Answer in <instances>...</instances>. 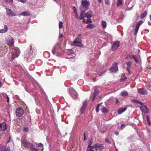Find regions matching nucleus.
Here are the masks:
<instances>
[{
	"label": "nucleus",
	"instance_id": "obj_10",
	"mask_svg": "<svg viewBox=\"0 0 151 151\" xmlns=\"http://www.w3.org/2000/svg\"><path fill=\"white\" fill-rule=\"evenodd\" d=\"M120 42L119 41L115 42L111 46V49L113 51L116 50L119 47Z\"/></svg>",
	"mask_w": 151,
	"mask_h": 151
},
{
	"label": "nucleus",
	"instance_id": "obj_48",
	"mask_svg": "<svg viewBox=\"0 0 151 151\" xmlns=\"http://www.w3.org/2000/svg\"><path fill=\"white\" fill-rule=\"evenodd\" d=\"M110 0H105V3L107 4H109Z\"/></svg>",
	"mask_w": 151,
	"mask_h": 151
},
{
	"label": "nucleus",
	"instance_id": "obj_6",
	"mask_svg": "<svg viewBox=\"0 0 151 151\" xmlns=\"http://www.w3.org/2000/svg\"><path fill=\"white\" fill-rule=\"evenodd\" d=\"M87 101L85 100L83 102V105L80 108L81 114H83L85 111V110L87 107Z\"/></svg>",
	"mask_w": 151,
	"mask_h": 151
},
{
	"label": "nucleus",
	"instance_id": "obj_25",
	"mask_svg": "<svg viewBox=\"0 0 151 151\" xmlns=\"http://www.w3.org/2000/svg\"><path fill=\"white\" fill-rule=\"evenodd\" d=\"M131 101H132V102H134V103H137V104H140L141 105H143V103L140 102L139 101L136 100V99H133Z\"/></svg>",
	"mask_w": 151,
	"mask_h": 151
},
{
	"label": "nucleus",
	"instance_id": "obj_19",
	"mask_svg": "<svg viewBox=\"0 0 151 151\" xmlns=\"http://www.w3.org/2000/svg\"><path fill=\"white\" fill-rule=\"evenodd\" d=\"M127 109V107L124 108H121L119 109L117 111V113L119 114H120L124 112Z\"/></svg>",
	"mask_w": 151,
	"mask_h": 151
},
{
	"label": "nucleus",
	"instance_id": "obj_60",
	"mask_svg": "<svg viewBox=\"0 0 151 151\" xmlns=\"http://www.w3.org/2000/svg\"><path fill=\"white\" fill-rule=\"evenodd\" d=\"M91 147H92V148H95V144L93 146H91Z\"/></svg>",
	"mask_w": 151,
	"mask_h": 151
},
{
	"label": "nucleus",
	"instance_id": "obj_53",
	"mask_svg": "<svg viewBox=\"0 0 151 151\" xmlns=\"http://www.w3.org/2000/svg\"><path fill=\"white\" fill-rule=\"evenodd\" d=\"M105 141L106 142H108L109 144H111V142L107 139H105Z\"/></svg>",
	"mask_w": 151,
	"mask_h": 151
},
{
	"label": "nucleus",
	"instance_id": "obj_2",
	"mask_svg": "<svg viewBox=\"0 0 151 151\" xmlns=\"http://www.w3.org/2000/svg\"><path fill=\"white\" fill-rule=\"evenodd\" d=\"M12 57L11 58L12 60H13L15 58H17L20 54V52L19 50L17 48H14L12 49Z\"/></svg>",
	"mask_w": 151,
	"mask_h": 151
},
{
	"label": "nucleus",
	"instance_id": "obj_42",
	"mask_svg": "<svg viewBox=\"0 0 151 151\" xmlns=\"http://www.w3.org/2000/svg\"><path fill=\"white\" fill-rule=\"evenodd\" d=\"M92 143V139H90L89 140L88 146H91Z\"/></svg>",
	"mask_w": 151,
	"mask_h": 151
},
{
	"label": "nucleus",
	"instance_id": "obj_29",
	"mask_svg": "<svg viewBox=\"0 0 151 151\" xmlns=\"http://www.w3.org/2000/svg\"><path fill=\"white\" fill-rule=\"evenodd\" d=\"M20 15L24 16H28L30 15V14L29 13L28 11H26L22 12Z\"/></svg>",
	"mask_w": 151,
	"mask_h": 151
},
{
	"label": "nucleus",
	"instance_id": "obj_20",
	"mask_svg": "<svg viewBox=\"0 0 151 151\" xmlns=\"http://www.w3.org/2000/svg\"><path fill=\"white\" fill-rule=\"evenodd\" d=\"M4 28L1 29L0 30V32L1 33H3L6 32L8 30V27L6 25H4Z\"/></svg>",
	"mask_w": 151,
	"mask_h": 151
},
{
	"label": "nucleus",
	"instance_id": "obj_52",
	"mask_svg": "<svg viewBox=\"0 0 151 151\" xmlns=\"http://www.w3.org/2000/svg\"><path fill=\"white\" fill-rule=\"evenodd\" d=\"M18 1L22 3H25L26 1V0H18Z\"/></svg>",
	"mask_w": 151,
	"mask_h": 151
},
{
	"label": "nucleus",
	"instance_id": "obj_23",
	"mask_svg": "<svg viewBox=\"0 0 151 151\" xmlns=\"http://www.w3.org/2000/svg\"><path fill=\"white\" fill-rule=\"evenodd\" d=\"M81 35L82 34H79L76 37V39L75 40V41H78L81 42L82 40L81 38Z\"/></svg>",
	"mask_w": 151,
	"mask_h": 151
},
{
	"label": "nucleus",
	"instance_id": "obj_30",
	"mask_svg": "<svg viewBox=\"0 0 151 151\" xmlns=\"http://www.w3.org/2000/svg\"><path fill=\"white\" fill-rule=\"evenodd\" d=\"M99 93V91L98 89H95L93 93V96L94 97H96Z\"/></svg>",
	"mask_w": 151,
	"mask_h": 151
},
{
	"label": "nucleus",
	"instance_id": "obj_14",
	"mask_svg": "<svg viewBox=\"0 0 151 151\" xmlns=\"http://www.w3.org/2000/svg\"><path fill=\"white\" fill-rule=\"evenodd\" d=\"M68 55L69 56L71 54H73V55H72V57H69L68 58V59H70L74 58L76 56V54L75 52H74L73 49H68Z\"/></svg>",
	"mask_w": 151,
	"mask_h": 151
},
{
	"label": "nucleus",
	"instance_id": "obj_24",
	"mask_svg": "<svg viewBox=\"0 0 151 151\" xmlns=\"http://www.w3.org/2000/svg\"><path fill=\"white\" fill-rule=\"evenodd\" d=\"M81 12L80 14V19H83L84 17H85V11H81Z\"/></svg>",
	"mask_w": 151,
	"mask_h": 151
},
{
	"label": "nucleus",
	"instance_id": "obj_34",
	"mask_svg": "<svg viewBox=\"0 0 151 151\" xmlns=\"http://www.w3.org/2000/svg\"><path fill=\"white\" fill-rule=\"evenodd\" d=\"M121 94L122 96H127L128 95V93L126 91H123L121 92Z\"/></svg>",
	"mask_w": 151,
	"mask_h": 151
},
{
	"label": "nucleus",
	"instance_id": "obj_59",
	"mask_svg": "<svg viewBox=\"0 0 151 151\" xmlns=\"http://www.w3.org/2000/svg\"><path fill=\"white\" fill-rule=\"evenodd\" d=\"M43 146V144H42V143H40L39 144V145H38V146L39 147H42Z\"/></svg>",
	"mask_w": 151,
	"mask_h": 151
},
{
	"label": "nucleus",
	"instance_id": "obj_21",
	"mask_svg": "<svg viewBox=\"0 0 151 151\" xmlns=\"http://www.w3.org/2000/svg\"><path fill=\"white\" fill-rule=\"evenodd\" d=\"M83 22L84 23L88 24L92 23V21L91 19L87 18L86 21V19L83 18Z\"/></svg>",
	"mask_w": 151,
	"mask_h": 151
},
{
	"label": "nucleus",
	"instance_id": "obj_51",
	"mask_svg": "<svg viewBox=\"0 0 151 151\" xmlns=\"http://www.w3.org/2000/svg\"><path fill=\"white\" fill-rule=\"evenodd\" d=\"M106 72V70H104V71H102L99 74V75L100 76H101L105 72Z\"/></svg>",
	"mask_w": 151,
	"mask_h": 151
},
{
	"label": "nucleus",
	"instance_id": "obj_49",
	"mask_svg": "<svg viewBox=\"0 0 151 151\" xmlns=\"http://www.w3.org/2000/svg\"><path fill=\"white\" fill-rule=\"evenodd\" d=\"M6 2L8 3H13V0H4Z\"/></svg>",
	"mask_w": 151,
	"mask_h": 151
},
{
	"label": "nucleus",
	"instance_id": "obj_56",
	"mask_svg": "<svg viewBox=\"0 0 151 151\" xmlns=\"http://www.w3.org/2000/svg\"><path fill=\"white\" fill-rule=\"evenodd\" d=\"M130 68L127 67V71H128V72L129 73H130Z\"/></svg>",
	"mask_w": 151,
	"mask_h": 151
},
{
	"label": "nucleus",
	"instance_id": "obj_43",
	"mask_svg": "<svg viewBox=\"0 0 151 151\" xmlns=\"http://www.w3.org/2000/svg\"><path fill=\"white\" fill-rule=\"evenodd\" d=\"M132 55H127L126 58L127 59H131L132 58Z\"/></svg>",
	"mask_w": 151,
	"mask_h": 151
},
{
	"label": "nucleus",
	"instance_id": "obj_16",
	"mask_svg": "<svg viewBox=\"0 0 151 151\" xmlns=\"http://www.w3.org/2000/svg\"><path fill=\"white\" fill-rule=\"evenodd\" d=\"M73 45L74 46H78L79 47H83V45L81 43V42L77 41H74L73 42Z\"/></svg>",
	"mask_w": 151,
	"mask_h": 151
},
{
	"label": "nucleus",
	"instance_id": "obj_3",
	"mask_svg": "<svg viewBox=\"0 0 151 151\" xmlns=\"http://www.w3.org/2000/svg\"><path fill=\"white\" fill-rule=\"evenodd\" d=\"M21 142L25 147L30 148L31 147H32L33 145L32 143H30L29 142H27L25 139L21 140Z\"/></svg>",
	"mask_w": 151,
	"mask_h": 151
},
{
	"label": "nucleus",
	"instance_id": "obj_15",
	"mask_svg": "<svg viewBox=\"0 0 151 151\" xmlns=\"http://www.w3.org/2000/svg\"><path fill=\"white\" fill-rule=\"evenodd\" d=\"M70 95L73 99L76 98L78 96L76 91L74 89L71 90Z\"/></svg>",
	"mask_w": 151,
	"mask_h": 151
},
{
	"label": "nucleus",
	"instance_id": "obj_12",
	"mask_svg": "<svg viewBox=\"0 0 151 151\" xmlns=\"http://www.w3.org/2000/svg\"><path fill=\"white\" fill-rule=\"evenodd\" d=\"M95 150L96 151H97L98 150L101 151L102 150L104 149V147H103V145L102 144H100L99 143L95 144Z\"/></svg>",
	"mask_w": 151,
	"mask_h": 151
},
{
	"label": "nucleus",
	"instance_id": "obj_17",
	"mask_svg": "<svg viewBox=\"0 0 151 151\" xmlns=\"http://www.w3.org/2000/svg\"><path fill=\"white\" fill-rule=\"evenodd\" d=\"M92 13H93L91 11H89L85 14V17L88 19H91L90 18L92 17Z\"/></svg>",
	"mask_w": 151,
	"mask_h": 151
},
{
	"label": "nucleus",
	"instance_id": "obj_57",
	"mask_svg": "<svg viewBox=\"0 0 151 151\" xmlns=\"http://www.w3.org/2000/svg\"><path fill=\"white\" fill-rule=\"evenodd\" d=\"M115 134L116 135L118 136L119 134V132H115Z\"/></svg>",
	"mask_w": 151,
	"mask_h": 151
},
{
	"label": "nucleus",
	"instance_id": "obj_40",
	"mask_svg": "<svg viewBox=\"0 0 151 151\" xmlns=\"http://www.w3.org/2000/svg\"><path fill=\"white\" fill-rule=\"evenodd\" d=\"M92 147H91V146H88L87 148V151H94L92 150Z\"/></svg>",
	"mask_w": 151,
	"mask_h": 151
},
{
	"label": "nucleus",
	"instance_id": "obj_32",
	"mask_svg": "<svg viewBox=\"0 0 151 151\" xmlns=\"http://www.w3.org/2000/svg\"><path fill=\"white\" fill-rule=\"evenodd\" d=\"M95 27V26L93 24H89L86 26V27L88 28L92 29Z\"/></svg>",
	"mask_w": 151,
	"mask_h": 151
},
{
	"label": "nucleus",
	"instance_id": "obj_7",
	"mask_svg": "<svg viewBox=\"0 0 151 151\" xmlns=\"http://www.w3.org/2000/svg\"><path fill=\"white\" fill-rule=\"evenodd\" d=\"M142 23L143 21L142 20H141L139 22H137V24L134 30V35H137L139 27Z\"/></svg>",
	"mask_w": 151,
	"mask_h": 151
},
{
	"label": "nucleus",
	"instance_id": "obj_1",
	"mask_svg": "<svg viewBox=\"0 0 151 151\" xmlns=\"http://www.w3.org/2000/svg\"><path fill=\"white\" fill-rule=\"evenodd\" d=\"M89 1L81 0V5L80 6V9L81 11H86L88 9L90 5Z\"/></svg>",
	"mask_w": 151,
	"mask_h": 151
},
{
	"label": "nucleus",
	"instance_id": "obj_47",
	"mask_svg": "<svg viewBox=\"0 0 151 151\" xmlns=\"http://www.w3.org/2000/svg\"><path fill=\"white\" fill-rule=\"evenodd\" d=\"M73 10L74 11V12L75 14L77 13V10H76V8L75 7L73 6Z\"/></svg>",
	"mask_w": 151,
	"mask_h": 151
},
{
	"label": "nucleus",
	"instance_id": "obj_58",
	"mask_svg": "<svg viewBox=\"0 0 151 151\" xmlns=\"http://www.w3.org/2000/svg\"><path fill=\"white\" fill-rule=\"evenodd\" d=\"M115 102L116 104H117L119 102V100L118 99H115Z\"/></svg>",
	"mask_w": 151,
	"mask_h": 151
},
{
	"label": "nucleus",
	"instance_id": "obj_55",
	"mask_svg": "<svg viewBox=\"0 0 151 151\" xmlns=\"http://www.w3.org/2000/svg\"><path fill=\"white\" fill-rule=\"evenodd\" d=\"M75 14H76V19L77 20L78 19H79V17H78V15L77 13Z\"/></svg>",
	"mask_w": 151,
	"mask_h": 151
},
{
	"label": "nucleus",
	"instance_id": "obj_18",
	"mask_svg": "<svg viewBox=\"0 0 151 151\" xmlns=\"http://www.w3.org/2000/svg\"><path fill=\"white\" fill-rule=\"evenodd\" d=\"M0 151H10V148L9 147L6 149L4 146L0 145Z\"/></svg>",
	"mask_w": 151,
	"mask_h": 151
},
{
	"label": "nucleus",
	"instance_id": "obj_8",
	"mask_svg": "<svg viewBox=\"0 0 151 151\" xmlns=\"http://www.w3.org/2000/svg\"><path fill=\"white\" fill-rule=\"evenodd\" d=\"M6 15L9 17L15 16L16 14L13 12L10 9L6 8Z\"/></svg>",
	"mask_w": 151,
	"mask_h": 151
},
{
	"label": "nucleus",
	"instance_id": "obj_50",
	"mask_svg": "<svg viewBox=\"0 0 151 151\" xmlns=\"http://www.w3.org/2000/svg\"><path fill=\"white\" fill-rule=\"evenodd\" d=\"M146 118H147V122H148V124H150V120L149 119V116L148 115H147Z\"/></svg>",
	"mask_w": 151,
	"mask_h": 151
},
{
	"label": "nucleus",
	"instance_id": "obj_63",
	"mask_svg": "<svg viewBox=\"0 0 151 151\" xmlns=\"http://www.w3.org/2000/svg\"><path fill=\"white\" fill-rule=\"evenodd\" d=\"M124 124H122L121 125V127H123L124 126Z\"/></svg>",
	"mask_w": 151,
	"mask_h": 151
},
{
	"label": "nucleus",
	"instance_id": "obj_64",
	"mask_svg": "<svg viewBox=\"0 0 151 151\" xmlns=\"http://www.w3.org/2000/svg\"><path fill=\"white\" fill-rule=\"evenodd\" d=\"M99 3H101V0H97Z\"/></svg>",
	"mask_w": 151,
	"mask_h": 151
},
{
	"label": "nucleus",
	"instance_id": "obj_37",
	"mask_svg": "<svg viewBox=\"0 0 151 151\" xmlns=\"http://www.w3.org/2000/svg\"><path fill=\"white\" fill-rule=\"evenodd\" d=\"M132 64V63L131 61H128L127 63V67L130 68Z\"/></svg>",
	"mask_w": 151,
	"mask_h": 151
},
{
	"label": "nucleus",
	"instance_id": "obj_62",
	"mask_svg": "<svg viewBox=\"0 0 151 151\" xmlns=\"http://www.w3.org/2000/svg\"><path fill=\"white\" fill-rule=\"evenodd\" d=\"M96 97H94V96H93V99H92V101H94V99H95V98Z\"/></svg>",
	"mask_w": 151,
	"mask_h": 151
},
{
	"label": "nucleus",
	"instance_id": "obj_9",
	"mask_svg": "<svg viewBox=\"0 0 151 151\" xmlns=\"http://www.w3.org/2000/svg\"><path fill=\"white\" fill-rule=\"evenodd\" d=\"M142 106L140 107L141 111L144 114L148 113L149 110L147 106L145 105V104L143 103V105H141Z\"/></svg>",
	"mask_w": 151,
	"mask_h": 151
},
{
	"label": "nucleus",
	"instance_id": "obj_5",
	"mask_svg": "<svg viewBox=\"0 0 151 151\" xmlns=\"http://www.w3.org/2000/svg\"><path fill=\"white\" fill-rule=\"evenodd\" d=\"M118 70L117 67V63H114L112 65L111 68L109 69V71L111 73H115Z\"/></svg>",
	"mask_w": 151,
	"mask_h": 151
},
{
	"label": "nucleus",
	"instance_id": "obj_61",
	"mask_svg": "<svg viewBox=\"0 0 151 151\" xmlns=\"http://www.w3.org/2000/svg\"><path fill=\"white\" fill-rule=\"evenodd\" d=\"M2 86V83L0 81V88Z\"/></svg>",
	"mask_w": 151,
	"mask_h": 151
},
{
	"label": "nucleus",
	"instance_id": "obj_45",
	"mask_svg": "<svg viewBox=\"0 0 151 151\" xmlns=\"http://www.w3.org/2000/svg\"><path fill=\"white\" fill-rule=\"evenodd\" d=\"M56 46H54L53 47V48L52 50V52L53 54H55V50L56 49Z\"/></svg>",
	"mask_w": 151,
	"mask_h": 151
},
{
	"label": "nucleus",
	"instance_id": "obj_38",
	"mask_svg": "<svg viewBox=\"0 0 151 151\" xmlns=\"http://www.w3.org/2000/svg\"><path fill=\"white\" fill-rule=\"evenodd\" d=\"M147 88L148 89L151 91V81L149 83L147 86Z\"/></svg>",
	"mask_w": 151,
	"mask_h": 151
},
{
	"label": "nucleus",
	"instance_id": "obj_11",
	"mask_svg": "<svg viewBox=\"0 0 151 151\" xmlns=\"http://www.w3.org/2000/svg\"><path fill=\"white\" fill-rule=\"evenodd\" d=\"M138 93L141 95H146L147 94V91L143 88H140L137 89Z\"/></svg>",
	"mask_w": 151,
	"mask_h": 151
},
{
	"label": "nucleus",
	"instance_id": "obj_35",
	"mask_svg": "<svg viewBox=\"0 0 151 151\" xmlns=\"http://www.w3.org/2000/svg\"><path fill=\"white\" fill-rule=\"evenodd\" d=\"M132 58L134 59V61L137 63H138V61L137 59V57L135 55H132Z\"/></svg>",
	"mask_w": 151,
	"mask_h": 151
},
{
	"label": "nucleus",
	"instance_id": "obj_44",
	"mask_svg": "<svg viewBox=\"0 0 151 151\" xmlns=\"http://www.w3.org/2000/svg\"><path fill=\"white\" fill-rule=\"evenodd\" d=\"M30 150L32 151H37L38 150L37 148H33L32 147H30Z\"/></svg>",
	"mask_w": 151,
	"mask_h": 151
},
{
	"label": "nucleus",
	"instance_id": "obj_28",
	"mask_svg": "<svg viewBox=\"0 0 151 151\" xmlns=\"http://www.w3.org/2000/svg\"><path fill=\"white\" fill-rule=\"evenodd\" d=\"M147 12L146 11H145L144 13H142L140 17L141 19H143L147 15Z\"/></svg>",
	"mask_w": 151,
	"mask_h": 151
},
{
	"label": "nucleus",
	"instance_id": "obj_13",
	"mask_svg": "<svg viewBox=\"0 0 151 151\" xmlns=\"http://www.w3.org/2000/svg\"><path fill=\"white\" fill-rule=\"evenodd\" d=\"M7 43L10 46H12L14 43V41L12 37H9L7 40Z\"/></svg>",
	"mask_w": 151,
	"mask_h": 151
},
{
	"label": "nucleus",
	"instance_id": "obj_36",
	"mask_svg": "<svg viewBox=\"0 0 151 151\" xmlns=\"http://www.w3.org/2000/svg\"><path fill=\"white\" fill-rule=\"evenodd\" d=\"M122 4V0H118L117 3V6L118 7L119 6V5H121Z\"/></svg>",
	"mask_w": 151,
	"mask_h": 151
},
{
	"label": "nucleus",
	"instance_id": "obj_46",
	"mask_svg": "<svg viewBox=\"0 0 151 151\" xmlns=\"http://www.w3.org/2000/svg\"><path fill=\"white\" fill-rule=\"evenodd\" d=\"M28 128L27 127L24 128L23 130L25 132H27L28 131Z\"/></svg>",
	"mask_w": 151,
	"mask_h": 151
},
{
	"label": "nucleus",
	"instance_id": "obj_26",
	"mask_svg": "<svg viewBox=\"0 0 151 151\" xmlns=\"http://www.w3.org/2000/svg\"><path fill=\"white\" fill-rule=\"evenodd\" d=\"M101 25L103 28L105 29L106 27V23L105 21L104 20L102 21L101 22Z\"/></svg>",
	"mask_w": 151,
	"mask_h": 151
},
{
	"label": "nucleus",
	"instance_id": "obj_22",
	"mask_svg": "<svg viewBox=\"0 0 151 151\" xmlns=\"http://www.w3.org/2000/svg\"><path fill=\"white\" fill-rule=\"evenodd\" d=\"M127 78L125 75V74H123L122 75L121 78L119 81L120 82H122L125 81L127 79Z\"/></svg>",
	"mask_w": 151,
	"mask_h": 151
},
{
	"label": "nucleus",
	"instance_id": "obj_54",
	"mask_svg": "<svg viewBox=\"0 0 151 151\" xmlns=\"http://www.w3.org/2000/svg\"><path fill=\"white\" fill-rule=\"evenodd\" d=\"M86 140V133L85 132L84 133V141H85Z\"/></svg>",
	"mask_w": 151,
	"mask_h": 151
},
{
	"label": "nucleus",
	"instance_id": "obj_41",
	"mask_svg": "<svg viewBox=\"0 0 151 151\" xmlns=\"http://www.w3.org/2000/svg\"><path fill=\"white\" fill-rule=\"evenodd\" d=\"M63 22H59V27L60 29H61L63 27Z\"/></svg>",
	"mask_w": 151,
	"mask_h": 151
},
{
	"label": "nucleus",
	"instance_id": "obj_4",
	"mask_svg": "<svg viewBox=\"0 0 151 151\" xmlns=\"http://www.w3.org/2000/svg\"><path fill=\"white\" fill-rule=\"evenodd\" d=\"M24 110L19 107L17 108L15 111L16 116L18 117H21L24 114Z\"/></svg>",
	"mask_w": 151,
	"mask_h": 151
},
{
	"label": "nucleus",
	"instance_id": "obj_27",
	"mask_svg": "<svg viewBox=\"0 0 151 151\" xmlns=\"http://www.w3.org/2000/svg\"><path fill=\"white\" fill-rule=\"evenodd\" d=\"M101 110L103 113L104 114L107 113L109 112V110L105 107H103Z\"/></svg>",
	"mask_w": 151,
	"mask_h": 151
},
{
	"label": "nucleus",
	"instance_id": "obj_31",
	"mask_svg": "<svg viewBox=\"0 0 151 151\" xmlns=\"http://www.w3.org/2000/svg\"><path fill=\"white\" fill-rule=\"evenodd\" d=\"M2 128V130L3 131H4L6 129V123L4 122L3 123Z\"/></svg>",
	"mask_w": 151,
	"mask_h": 151
},
{
	"label": "nucleus",
	"instance_id": "obj_39",
	"mask_svg": "<svg viewBox=\"0 0 151 151\" xmlns=\"http://www.w3.org/2000/svg\"><path fill=\"white\" fill-rule=\"evenodd\" d=\"M101 103L100 104L98 105L97 106L96 108V111L97 113H98L99 111V107L101 105Z\"/></svg>",
	"mask_w": 151,
	"mask_h": 151
},
{
	"label": "nucleus",
	"instance_id": "obj_33",
	"mask_svg": "<svg viewBox=\"0 0 151 151\" xmlns=\"http://www.w3.org/2000/svg\"><path fill=\"white\" fill-rule=\"evenodd\" d=\"M3 96L4 97V98L5 99V101H7V102H9V98L6 94H4L3 95Z\"/></svg>",
	"mask_w": 151,
	"mask_h": 151
}]
</instances>
